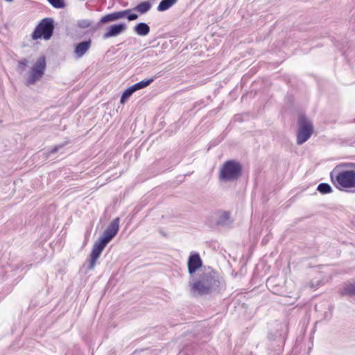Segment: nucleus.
Returning <instances> with one entry per match:
<instances>
[{
  "mask_svg": "<svg viewBox=\"0 0 355 355\" xmlns=\"http://www.w3.org/2000/svg\"><path fill=\"white\" fill-rule=\"evenodd\" d=\"M119 228V218L113 220L107 229L103 232L102 236L95 242L90 254L88 270H94L96 261L103 250L108 243L116 236Z\"/></svg>",
  "mask_w": 355,
  "mask_h": 355,
  "instance_id": "1",
  "label": "nucleus"
},
{
  "mask_svg": "<svg viewBox=\"0 0 355 355\" xmlns=\"http://www.w3.org/2000/svg\"><path fill=\"white\" fill-rule=\"evenodd\" d=\"M220 286V282L211 272L205 273L200 279L191 285V291L202 295L215 291Z\"/></svg>",
  "mask_w": 355,
  "mask_h": 355,
  "instance_id": "2",
  "label": "nucleus"
},
{
  "mask_svg": "<svg viewBox=\"0 0 355 355\" xmlns=\"http://www.w3.org/2000/svg\"><path fill=\"white\" fill-rule=\"evenodd\" d=\"M242 174L241 164L235 160L226 161L222 166L219 179L223 182H232L238 180Z\"/></svg>",
  "mask_w": 355,
  "mask_h": 355,
  "instance_id": "3",
  "label": "nucleus"
},
{
  "mask_svg": "<svg viewBox=\"0 0 355 355\" xmlns=\"http://www.w3.org/2000/svg\"><path fill=\"white\" fill-rule=\"evenodd\" d=\"M334 184L339 189L355 187V171L352 170L337 172L334 170L330 173Z\"/></svg>",
  "mask_w": 355,
  "mask_h": 355,
  "instance_id": "4",
  "label": "nucleus"
},
{
  "mask_svg": "<svg viewBox=\"0 0 355 355\" xmlns=\"http://www.w3.org/2000/svg\"><path fill=\"white\" fill-rule=\"evenodd\" d=\"M55 28L54 20L53 18L46 17L42 19L32 33V38L37 40L44 38L46 40H50L53 34Z\"/></svg>",
  "mask_w": 355,
  "mask_h": 355,
  "instance_id": "5",
  "label": "nucleus"
},
{
  "mask_svg": "<svg viewBox=\"0 0 355 355\" xmlns=\"http://www.w3.org/2000/svg\"><path fill=\"white\" fill-rule=\"evenodd\" d=\"M297 144L302 145L306 141L313 132V126L304 115H300L297 121Z\"/></svg>",
  "mask_w": 355,
  "mask_h": 355,
  "instance_id": "6",
  "label": "nucleus"
},
{
  "mask_svg": "<svg viewBox=\"0 0 355 355\" xmlns=\"http://www.w3.org/2000/svg\"><path fill=\"white\" fill-rule=\"evenodd\" d=\"M46 67L45 57L39 58L29 71L26 79V85H34L38 81L44 74Z\"/></svg>",
  "mask_w": 355,
  "mask_h": 355,
  "instance_id": "7",
  "label": "nucleus"
},
{
  "mask_svg": "<svg viewBox=\"0 0 355 355\" xmlns=\"http://www.w3.org/2000/svg\"><path fill=\"white\" fill-rule=\"evenodd\" d=\"M127 29V26L124 23L116 24L110 26L103 34V39L106 40L110 37H116Z\"/></svg>",
  "mask_w": 355,
  "mask_h": 355,
  "instance_id": "8",
  "label": "nucleus"
},
{
  "mask_svg": "<svg viewBox=\"0 0 355 355\" xmlns=\"http://www.w3.org/2000/svg\"><path fill=\"white\" fill-rule=\"evenodd\" d=\"M125 12H124V10H120V11L109 13V14H107V15L103 16L101 18L99 22L97 24V25L93 28V30L94 31L97 30L100 24H107L109 22L117 21L120 19L125 18Z\"/></svg>",
  "mask_w": 355,
  "mask_h": 355,
  "instance_id": "9",
  "label": "nucleus"
},
{
  "mask_svg": "<svg viewBox=\"0 0 355 355\" xmlns=\"http://www.w3.org/2000/svg\"><path fill=\"white\" fill-rule=\"evenodd\" d=\"M202 260L198 253L191 254L187 262L188 271L190 275L194 273L199 268L202 266Z\"/></svg>",
  "mask_w": 355,
  "mask_h": 355,
  "instance_id": "10",
  "label": "nucleus"
},
{
  "mask_svg": "<svg viewBox=\"0 0 355 355\" xmlns=\"http://www.w3.org/2000/svg\"><path fill=\"white\" fill-rule=\"evenodd\" d=\"M92 45V40L83 41L77 44L74 48V54L76 58H82L89 49Z\"/></svg>",
  "mask_w": 355,
  "mask_h": 355,
  "instance_id": "11",
  "label": "nucleus"
},
{
  "mask_svg": "<svg viewBox=\"0 0 355 355\" xmlns=\"http://www.w3.org/2000/svg\"><path fill=\"white\" fill-rule=\"evenodd\" d=\"M230 213L229 211H222L220 213L216 222V225L222 227H230L232 223Z\"/></svg>",
  "mask_w": 355,
  "mask_h": 355,
  "instance_id": "12",
  "label": "nucleus"
},
{
  "mask_svg": "<svg viewBox=\"0 0 355 355\" xmlns=\"http://www.w3.org/2000/svg\"><path fill=\"white\" fill-rule=\"evenodd\" d=\"M133 30L137 35L144 37L149 34L150 28L148 24L139 22L134 26Z\"/></svg>",
  "mask_w": 355,
  "mask_h": 355,
  "instance_id": "13",
  "label": "nucleus"
},
{
  "mask_svg": "<svg viewBox=\"0 0 355 355\" xmlns=\"http://www.w3.org/2000/svg\"><path fill=\"white\" fill-rule=\"evenodd\" d=\"M151 8L152 3L150 2V1H145L138 3L132 8V10L141 15H144L147 13L151 9Z\"/></svg>",
  "mask_w": 355,
  "mask_h": 355,
  "instance_id": "14",
  "label": "nucleus"
},
{
  "mask_svg": "<svg viewBox=\"0 0 355 355\" xmlns=\"http://www.w3.org/2000/svg\"><path fill=\"white\" fill-rule=\"evenodd\" d=\"M178 0H162L157 9L159 12H164L169 9L177 3Z\"/></svg>",
  "mask_w": 355,
  "mask_h": 355,
  "instance_id": "15",
  "label": "nucleus"
},
{
  "mask_svg": "<svg viewBox=\"0 0 355 355\" xmlns=\"http://www.w3.org/2000/svg\"><path fill=\"white\" fill-rule=\"evenodd\" d=\"M154 80L155 78H152L150 79L141 80L132 85V87L135 90V92H136L137 90L144 89L147 86L150 85L154 81Z\"/></svg>",
  "mask_w": 355,
  "mask_h": 355,
  "instance_id": "16",
  "label": "nucleus"
},
{
  "mask_svg": "<svg viewBox=\"0 0 355 355\" xmlns=\"http://www.w3.org/2000/svg\"><path fill=\"white\" fill-rule=\"evenodd\" d=\"M341 294L349 296L355 295V283L346 284L343 287Z\"/></svg>",
  "mask_w": 355,
  "mask_h": 355,
  "instance_id": "17",
  "label": "nucleus"
},
{
  "mask_svg": "<svg viewBox=\"0 0 355 355\" xmlns=\"http://www.w3.org/2000/svg\"><path fill=\"white\" fill-rule=\"evenodd\" d=\"M317 190L322 194H327L332 191V188L328 183H320L318 184Z\"/></svg>",
  "mask_w": 355,
  "mask_h": 355,
  "instance_id": "18",
  "label": "nucleus"
},
{
  "mask_svg": "<svg viewBox=\"0 0 355 355\" xmlns=\"http://www.w3.org/2000/svg\"><path fill=\"white\" fill-rule=\"evenodd\" d=\"M135 92V90L132 89V86L129 87L128 89H126L122 94L120 99L121 103L123 104L128 98H129L132 94Z\"/></svg>",
  "mask_w": 355,
  "mask_h": 355,
  "instance_id": "19",
  "label": "nucleus"
},
{
  "mask_svg": "<svg viewBox=\"0 0 355 355\" xmlns=\"http://www.w3.org/2000/svg\"><path fill=\"white\" fill-rule=\"evenodd\" d=\"M132 9L124 10L125 18L128 19V21H134L138 19L139 15L137 13L133 12Z\"/></svg>",
  "mask_w": 355,
  "mask_h": 355,
  "instance_id": "20",
  "label": "nucleus"
},
{
  "mask_svg": "<svg viewBox=\"0 0 355 355\" xmlns=\"http://www.w3.org/2000/svg\"><path fill=\"white\" fill-rule=\"evenodd\" d=\"M49 3L55 8H64L66 6L64 0H47Z\"/></svg>",
  "mask_w": 355,
  "mask_h": 355,
  "instance_id": "21",
  "label": "nucleus"
},
{
  "mask_svg": "<svg viewBox=\"0 0 355 355\" xmlns=\"http://www.w3.org/2000/svg\"><path fill=\"white\" fill-rule=\"evenodd\" d=\"M92 21L89 19H80L78 21L77 26L80 28H86L91 26Z\"/></svg>",
  "mask_w": 355,
  "mask_h": 355,
  "instance_id": "22",
  "label": "nucleus"
},
{
  "mask_svg": "<svg viewBox=\"0 0 355 355\" xmlns=\"http://www.w3.org/2000/svg\"><path fill=\"white\" fill-rule=\"evenodd\" d=\"M28 61L27 59L24 58L19 61L17 64V69L19 72L22 73L25 69Z\"/></svg>",
  "mask_w": 355,
  "mask_h": 355,
  "instance_id": "23",
  "label": "nucleus"
},
{
  "mask_svg": "<svg viewBox=\"0 0 355 355\" xmlns=\"http://www.w3.org/2000/svg\"><path fill=\"white\" fill-rule=\"evenodd\" d=\"M63 146L62 145H59V146H54L49 153H48V155H50L51 154H54L55 153H57L58 151V150L62 148Z\"/></svg>",
  "mask_w": 355,
  "mask_h": 355,
  "instance_id": "24",
  "label": "nucleus"
},
{
  "mask_svg": "<svg viewBox=\"0 0 355 355\" xmlns=\"http://www.w3.org/2000/svg\"><path fill=\"white\" fill-rule=\"evenodd\" d=\"M272 282V279H268V281H267V284H270Z\"/></svg>",
  "mask_w": 355,
  "mask_h": 355,
  "instance_id": "25",
  "label": "nucleus"
},
{
  "mask_svg": "<svg viewBox=\"0 0 355 355\" xmlns=\"http://www.w3.org/2000/svg\"><path fill=\"white\" fill-rule=\"evenodd\" d=\"M352 166H353L354 167H355V164H352Z\"/></svg>",
  "mask_w": 355,
  "mask_h": 355,
  "instance_id": "26",
  "label": "nucleus"
}]
</instances>
